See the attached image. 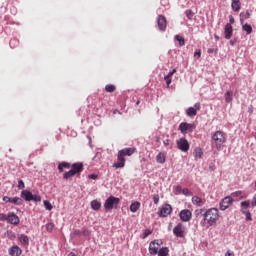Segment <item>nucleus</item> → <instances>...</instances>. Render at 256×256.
<instances>
[{
  "label": "nucleus",
  "mask_w": 256,
  "mask_h": 256,
  "mask_svg": "<svg viewBox=\"0 0 256 256\" xmlns=\"http://www.w3.org/2000/svg\"><path fill=\"white\" fill-rule=\"evenodd\" d=\"M242 29L246 31V34L248 35H250L253 32L252 26L248 24H244V26H242Z\"/></svg>",
  "instance_id": "30"
},
{
  "label": "nucleus",
  "mask_w": 256,
  "mask_h": 256,
  "mask_svg": "<svg viewBox=\"0 0 256 256\" xmlns=\"http://www.w3.org/2000/svg\"><path fill=\"white\" fill-rule=\"evenodd\" d=\"M242 214L246 215V220L248 221H252V216H251V213L246 210L245 208L242 209Z\"/></svg>",
  "instance_id": "32"
},
{
  "label": "nucleus",
  "mask_w": 256,
  "mask_h": 256,
  "mask_svg": "<svg viewBox=\"0 0 256 256\" xmlns=\"http://www.w3.org/2000/svg\"><path fill=\"white\" fill-rule=\"evenodd\" d=\"M182 194H184L186 196H190L191 192L189 191V189L185 188L184 190H182Z\"/></svg>",
  "instance_id": "46"
},
{
  "label": "nucleus",
  "mask_w": 256,
  "mask_h": 256,
  "mask_svg": "<svg viewBox=\"0 0 256 256\" xmlns=\"http://www.w3.org/2000/svg\"><path fill=\"white\" fill-rule=\"evenodd\" d=\"M97 175L96 174H91L88 176L89 179H93V180H96L97 179Z\"/></svg>",
  "instance_id": "51"
},
{
  "label": "nucleus",
  "mask_w": 256,
  "mask_h": 256,
  "mask_svg": "<svg viewBox=\"0 0 256 256\" xmlns=\"http://www.w3.org/2000/svg\"><path fill=\"white\" fill-rule=\"evenodd\" d=\"M164 81H166V86L169 88L170 84L172 83V79L169 77H164Z\"/></svg>",
  "instance_id": "40"
},
{
  "label": "nucleus",
  "mask_w": 256,
  "mask_h": 256,
  "mask_svg": "<svg viewBox=\"0 0 256 256\" xmlns=\"http://www.w3.org/2000/svg\"><path fill=\"white\" fill-rule=\"evenodd\" d=\"M205 210L204 209H200V210H196L195 214L196 217H198L200 214H202Z\"/></svg>",
  "instance_id": "50"
},
{
  "label": "nucleus",
  "mask_w": 256,
  "mask_h": 256,
  "mask_svg": "<svg viewBox=\"0 0 256 256\" xmlns=\"http://www.w3.org/2000/svg\"><path fill=\"white\" fill-rule=\"evenodd\" d=\"M200 109H201V104L196 103L194 104V107H190L188 108V110H186V115H188L189 117H194L197 115V111H199Z\"/></svg>",
  "instance_id": "12"
},
{
  "label": "nucleus",
  "mask_w": 256,
  "mask_h": 256,
  "mask_svg": "<svg viewBox=\"0 0 256 256\" xmlns=\"http://www.w3.org/2000/svg\"><path fill=\"white\" fill-rule=\"evenodd\" d=\"M9 254L11 256H20L22 254V250L18 246H13L10 248Z\"/></svg>",
  "instance_id": "16"
},
{
  "label": "nucleus",
  "mask_w": 256,
  "mask_h": 256,
  "mask_svg": "<svg viewBox=\"0 0 256 256\" xmlns=\"http://www.w3.org/2000/svg\"><path fill=\"white\" fill-rule=\"evenodd\" d=\"M172 211H173L172 206L169 205V204H166V205H164V206L160 209V211H159V216H160V217H167L168 215H170V214L172 213Z\"/></svg>",
  "instance_id": "10"
},
{
  "label": "nucleus",
  "mask_w": 256,
  "mask_h": 256,
  "mask_svg": "<svg viewBox=\"0 0 256 256\" xmlns=\"http://www.w3.org/2000/svg\"><path fill=\"white\" fill-rule=\"evenodd\" d=\"M233 36V27L231 24H226V27H224V38H226V40L231 39V37Z\"/></svg>",
  "instance_id": "14"
},
{
  "label": "nucleus",
  "mask_w": 256,
  "mask_h": 256,
  "mask_svg": "<svg viewBox=\"0 0 256 256\" xmlns=\"http://www.w3.org/2000/svg\"><path fill=\"white\" fill-rule=\"evenodd\" d=\"M212 140H214V144H216V149H221L227 139L224 132L216 131V133L212 135Z\"/></svg>",
  "instance_id": "4"
},
{
  "label": "nucleus",
  "mask_w": 256,
  "mask_h": 256,
  "mask_svg": "<svg viewBox=\"0 0 256 256\" xmlns=\"http://www.w3.org/2000/svg\"><path fill=\"white\" fill-rule=\"evenodd\" d=\"M164 145L168 146L169 145V140L164 141Z\"/></svg>",
  "instance_id": "58"
},
{
  "label": "nucleus",
  "mask_w": 256,
  "mask_h": 256,
  "mask_svg": "<svg viewBox=\"0 0 256 256\" xmlns=\"http://www.w3.org/2000/svg\"><path fill=\"white\" fill-rule=\"evenodd\" d=\"M157 22H158L159 30L162 31V32H165L166 29H167V19H166V17L163 16V15H160L158 17Z\"/></svg>",
  "instance_id": "11"
},
{
  "label": "nucleus",
  "mask_w": 256,
  "mask_h": 256,
  "mask_svg": "<svg viewBox=\"0 0 256 256\" xmlns=\"http://www.w3.org/2000/svg\"><path fill=\"white\" fill-rule=\"evenodd\" d=\"M194 57H198L201 58V50H196V52H194Z\"/></svg>",
  "instance_id": "48"
},
{
  "label": "nucleus",
  "mask_w": 256,
  "mask_h": 256,
  "mask_svg": "<svg viewBox=\"0 0 256 256\" xmlns=\"http://www.w3.org/2000/svg\"><path fill=\"white\" fill-rule=\"evenodd\" d=\"M158 256H168L169 255V248L163 247L158 251Z\"/></svg>",
  "instance_id": "26"
},
{
  "label": "nucleus",
  "mask_w": 256,
  "mask_h": 256,
  "mask_svg": "<svg viewBox=\"0 0 256 256\" xmlns=\"http://www.w3.org/2000/svg\"><path fill=\"white\" fill-rule=\"evenodd\" d=\"M44 206L49 211H51L53 209L52 204L49 201H47V200L44 201Z\"/></svg>",
  "instance_id": "36"
},
{
  "label": "nucleus",
  "mask_w": 256,
  "mask_h": 256,
  "mask_svg": "<svg viewBox=\"0 0 256 256\" xmlns=\"http://www.w3.org/2000/svg\"><path fill=\"white\" fill-rule=\"evenodd\" d=\"M83 234H84L85 236H89V235L91 234V232H90L89 230L85 229V230L83 231Z\"/></svg>",
  "instance_id": "54"
},
{
  "label": "nucleus",
  "mask_w": 256,
  "mask_h": 256,
  "mask_svg": "<svg viewBox=\"0 0 256 256\" xmlns=\"http://www.w3.org/2000/svg\"><path fill=\"white\" fill-rule=\"evenodd\" d=\"M224 99L226 100V103H231L233 101V93L231 91L226 92V94H224Z\"/></svg>",
  "instance_id": "24"
},
{
  "label": "nucleus",
  "mask_w": 256,
  "mask_h": 256,
  "mask_svg": "<svg viewBox=\"0 0 256 256\" xmlns=\"http://www.w3.org/2000/svg\"><path fill=\"white\" fill-rule=\"evenodd\" d=\"M202 157H203V150L200 147L194 149V158L201 159Z\"/></svg>",
  "instance_id": "22"
},
{
  "label": "nucleus",
  "mask_w": 256,
  "mask_h": 256,
  "mask_svg": "<svg viewBox=\"0 0 256 256\" xmlns=\"http://www.w3.org/2000/svg\"><path fill=\"white\" fill-rule=\"evenodd\" d=\"M225 256H235L234 252L228 251Z\"/></svg>",
  "instance_id": "55"
},
{
  "label": "nucleus",
  "mask_w": 256,
  "mask_h": 256,
  "mask_svg": "<svg viewBox=\"0 0 256 256\" xmlns=\"http://www.w3.org/2000/svg\"><path fill=\"white\" fill-rule=\"evenodd\" d=\"M250 16L251 14L249 13V11L240 13V22L243 23V21L249 19Z\"/></svg>",
  "instance_id": "27"
},
{
  "label": "nucleus",
  "mask_w": 256,
  "mask_h": 256,
  "mask_svg": "<svg viewBox=\"0 0 256 256\" xmlns=\"http://www.w3.org/2000/svg\"><path fill=\"white\" fill-rule=\"evenodd\" d=\"M213 53L217 54V49H213V48L208 49V54H213Z\"/></svg>",
  "instance_id": "49"
},
{
  "label": "nucleus",
  "mask_w": 256,
  "mask_h": 256,
  "mask_svg": "<svg viewBox=\"0 0 256 256\" xmlns=\"http://www.w3.org/2000/svg\"><path fill=\"white\" fill-rule=\"evenodd\" d=\"M7 221L12 225H18L20 223L19 217L14 213H9Z\"/></svg>",
  "instance_id": "15"
},
{
  "label": "nucleus",
  "mask_w": 256,
  "mask_h": 256,
  "mask_svg": "<svg viewBox=\"0 0 256 256\" xmlns=\"http://www.w3.org/2000/svg\"><path fill=\"white\" fill-rule=\"evenodd\" d=\"M172 232L174 233V236L178 237V238H184L186 235V227L179 223L178 225H176V227H174V230H172Z\"/></svg>",
  "instance_id": "6"
},
{
  "label": "nucleus",
  "mask_w": 256,
  "mask_h": 256,
  "mask_svg": "<svg viewBox=\"0 0 256 256\" xmlns=\"http://www.w3.org/2000/svg\"><path fill=\"white\" fill-rule=\"evenodd\" d=\"M240 205H241L242 207L248 208V207H250L251 203H250V201L248 200V201L242 202Z\"/></svg>",
  "instance_id": "41"
},
{
  "label": "nucleus",
  "mask_w": 256,
  "mask_h": 256,
  "mask_svg": "<svg viewBox=\"0 0 256 256\" xmlns=\"http://www.w3.org/2000/svg\"><path fill=\"white\" fill-rule=\"evenodd\" d=\"M230 45L234 46V45H235V43H234L233 41H230Z\"/></svg>",
  "instance_id": "60"
},
{
  "label": "nucleus",
  "mask_w": 256,
  "mask_h": 256,
  "mask_svg": "<svg viewBox=\"0 0 256 256\" xmlns=\"http://www.w3.org/2000/svg\"><path fill=\"white\" fill-rule=\"evenodd\" d=\"M182 190L181 186L176 187V191L180 192Z\"/></svg>",
  "instance_id": "57"
},
{
  "label": "nucleus",
  "mask_w": 256,
  "mask_h": 256,
  "mask_svg": "<svg viewBox=\"0 0 256 256\" xmlns=\"http://www.w3.org/2000/svg\"><path fill=\"white\" fill-rule=\"evenodd\" d=\"M75 175H76L75 172L72 171V170H70V171H68V172H66V173L64 174V179L68 180L69 178H71V177H73V176H75Z\"/></svg>",
  "instance_id": "34"
},
{
  "label": "nucleus",
  "mask_w": 256,
  "mask_h": 256,
  "mask_svg": "<svg viewBox=\"0 0 256 256\" xmlns=\"http://www.w3.org/2000/svg\"><path fill=\"white\" fill-rule=\"evenodd\" d=\"M22 199L19 197L11 198L10 203H13L15 205H21L22 204Z\"/></svg>",
  "instance_id": "31"
},
{
  "label": "nucleus",
  "mask_w": 256,
  "mask_h": 256,
  "mask_svg": "<svg viewBox=\"0 0 256 256\" xmlns=\"http://www.w3.org/2000/svg\"><path fill=\"white\" fill-rule=\"evenodd\" d=\"M46 229H47L48 232H52L53 229H54V224L53 223H48L46 225Z\"/></svg>",
  "instance_id": "38"
},
{
  "label": "nucleus",
  "mask_w": 256,
  "mask_h": 256,
  "mask_svg": "<svg viewBox=\"0 0 256 256\" xmlns=\"http://www.w3.org/2000/svg\"><path fill=\"white\" fill-rule=\"evenodd\" d=\"M153 200H154V203L157 205L160 201V196L159 195H154Z\"/></svg>",
  "instance_id": "44"
},
{
  "label": "nucleus",
  "mask_w": 256,
  "mask_h": 256,
  "mask_svg": "<svg viewBox=\"0 0 256 256\" xmlns=\"http://www.w3.org/2000/svg\"><path fill=\"white\" fill-rule=\"evenodd\" d=\"M157 162L160 163V164H164L165 161H166V156L164 153L160 152L158 155H157Z\"/></svg>",
  "instance_id": "25"
},
{
  "label": "nucleus",
  "mask_w": 256,
  "mask_h": 256,
  "mask_svg": "<svg viewBox=\"0 0 256 256\" xmlns=\"http://www.w3.org/2000/svg\"><path fill=\"white\" fill-rule=\"evenodd\" d=\"M32 201L40 202L41 201V197L39 195H33L32 194Z\"/></svg>",
  "instance_id": "39"
},
{
  "label": "nucleus",
  "mask_w": 256,
  "mask_h": 256,
  "mask_svg": "<svg viewBox=\"0 0 256 256\" xmlns=\"http://www.w3.org/2000/svg\"><path fill=\"white\" fill-rule=\"evenodd\" d=\"M214 38H216V41H218L219 40V37L216 35V36H214Z\"/></svg>",
  "instance_id": "61"
},
{
  "label": "nucleus",
  "mask_w": 256,
  "mask_h": 256,
  "mask_svg": "<svg viewBox=\"0 0 256 256\" xmlns=\"http://www.w3.org/2000/svg\"><path fill=\"white\" fill-rule=\"evenodd\" d=\"M235 23V20L233 17H230V24H234Z\"/></svg>",
  "instance_id": "56"
},
{
  "label": "nucleus",
  "mask_w": 256,
  "mask_h": 256,
  "mask_svg": "<svg viewBox=\"0 0 256 256\" xmlns=\"http://www.w3.org/2000/svg\"><path fill=\"white\" fill-rule=\"evenodd\" d=\"M160 247H161V241L159 240L152 241L149 246V252L152 255H157L158 251L160 250Z\"/></svg>",
  "instance_id": "8"
},
{
  "label": "nucleus",
  "mask_w": 256,
  "mask_h": 256,
  "mask_svg": "<svg viewBox=\"0 0 256 256\" xmlns=\"http://www.w3.org/2000/svg\"><path fill=\"white\" fill-rule=\"evenodd\" d=\"M18 188H19V189H24V188H25V184H24V182H23L22 180H20V181L18 182Z\"/></svg>",
  "instance_id": "45"
},
{
  "label": "nucleus",
  "mask_w": 256,
  "mask_h": 256,
  "mask_svg": "<svg viewBox=\"0 0 256 256\" xmlns=\"http://www.w3.org/2000/svg\"><path fill=\"white\" fill-rule=\"evenodd\" d=\"M101 206H102L101 203L99 201H97V200H93L91 202V207L95 211H99L101 209Z\"/></svg>",
  "instance_id": "23"
},
{
  "label": "nucleus",
  "mask_w": 256,
  "mask_h": 256,
  "mask_svg": "<svg viewBox=\"0 0 256 256\" xmlns=\"http://www.w3.org/2000/svg\"><path fill=\"white\" fill-rule=\"evenodd\" d=\"M71 167V165L69 163L63 162L58 166V170L60 172L64 171V168L69 169Z\"/></svg>",
  "instance_id": "29"
},
{
  "label": "nucleus",
  "mask_w": 256,
  "mask_h": 256,
  "mask_svg": "<svg viewBox=\"0 0 256 256\" xmlns=\"http://www.w3.org/2000/svg\"><path fill=\"white\" fill-rule=\"evenodd\" d=\"M0 221H8V215H5L3 213L0 214Z\"/></svg>",
  "instance_id": "42"
},
{
  "label": "nucleus",
  "mask_w": 256,
  "mask_h": 256,
  "mask_svg": "<svg viewBox=\"0 0 256 256\" xmlns=\"http://www.w3.org/2000/svg\"><path fill=\"white\" fill-rule=\"evenodd\" d=\"M241 9L240 0H232V10L234 12H239Z\"/></svg>",
  "instance_id": "20"
},
{
  "label": "nucleus",
  "mask_w": 256,
  "mask_h": 256,
  "mask_svg": "<svg viewBox=\"0 0 256 256\" xmlns=\"http://www.w3.org/2000/svg\"><path fill=\"white\" fill-rule=\"evenodd\" d=\"M194 16V13L191 10H186V17L191 20Z\"/></svg>",
  "instance_id": "37"
},
{
  "label": "nucleus",
  "mask_w": 256,
  "mask_h": 256,
  "mask_svg": "<svg viewBox=\"0 0 256 256\" xmlns=\"http://www.w3.org/2000/svg\"><path fill=\"white\" fill-rule=\"evenodd\" d=\"M251 205H252V207L256 206V194L254 195V198L252 199Z\"/></svg>",
  "instance_id": "53"
},
{
  "label": "nucleus",
  "mask_w": 256,
  "mask_h": 256,
  "mask_svg": "<svg viewBox=\"0 0 256 256\" xmlns=\"http://www.w3.org/2000/svg\"><path fill=\"white\" fill-rule=\"evenodd\" d=\"M140 206H141V204L139 202L132 203L130 206L131 212H133V213L137 212L139 210Z\"/></svg>",
  "instance_id": "28"
},
{
  "label": "nucleus",
  "mask_w": 256,
  "mask_h": 256,
  "mask_svg": "<svg viewBox=\"0 0 256 256\" xmlns=\"http://www.w3.org/2000/svg\"><path fill=\"white\" fill-rule=\"evenodd\" d=\"M151 234H152V231L149 230V229H146L145 232H144V238L148 237Z\"/></svg>",
  "instance_id": "47"
},
{
  "label": "nucleus",
  "mask_w": 256,
  "mask_h": 256,
  "mask_svg": "<svg viewBox=\"0 0 256 256\" xmlns=\"http://www.w3.org/2000/svg\"><path fill=\"white\" fill-rule=\"evenodd\" d=\"M191 218H192V212L190 210L184 209L180 211V220L184 222H188L191 220Z\"/></svg>",
  "instance_id": "13"
},
{
  "label": "nucleus",
  "mask_w": 256,
  "mask_h": 256,
  "mask_svg": "<svg viewBox=\"0 0 256 256\" xmlns=\"http://www.w3.org/2000/svg\"><path fill=\"white\" fill-rule=\"evenodd\" d=\"M176 72H177V70H176V69H174V70L170 71V73H168V76H166V78H170V79H172V76H173Z\"/></svg>",
  "instance_id": "43"
},
{
  "label": "nucleus",
  "mask_w": 256,
  "mask_h": 256,
  "mask_svg": "<svg viewBox=\"0 0 256 256\" xmlns=\"http://www.w3.org/2000/svg\"><path fill=\"white\" fill-rule=\"evenodd\" d=\"M192 204L198 206V207H202L205 202L198 196H194L192 197Z\"/></svg>",
  "instance_id": "19"
},
{
  "label": "nucleus",
  "mask_w": 256,
  "mask_h": 256,
  "mask_svg": "<svg viewBox=\"0 0 256 256\" xmlns=\"http://www.w3.org/2000/svg\"><path fill=\"white\" fill-rule=\"evenodd\" d=\"M176 145L178 146V149L182 152H188L190 149V144L185 138H181L176 142Z\"/></svg>",
  "instance_id": "7"
},
{
  "label": "nucleus",
  "mask_w": 256,
  "mask_h": 256,
  "mask_svg": "<svg viewBox=\"0 0 256 256\" xmlns=\"http://www.w3.org/2000/svg\"><path fill=\"white\" fill-rule=\"evenodd\" d=\"M21 197L23 199H25L26 201H32L33 194L30 191H28V190H24L21 193Z\"/></svg>",
  "instance_id": "18"
},
{
  "label": "nucleus",
  "mask_w": 256,
  "mask_h": 256,
  "mask_svg": "<svg viewBox=\"0 0 256 256\" xmlns=\"http://www.w3.org/2000/svg\"><path fill=\"white\" fill-rule=\"evenodd\" d=\"M232 203L233 199L230 196L224 197L222 199V202H220V210L225 211L232 205Z\"/></svg>",
  "instance_id": "9"
},
{
  "label": "nucleus",
  "mask_w": 256,
  "mask_h": 256,
  "mask_svg": "<svg viewBox=\"0 0 256 256\" xmlns=\"http://www.w3.org/2000/svg\"><path fill=\"white\" fill-rule=\"evenodd\" d=\"M176 41L180 44V46H185V39L181 37L180 35H176L175 37Z\"/></svg>",
  "instance_id": "33"
},
{
  "label": "nucleus",
  "mask_w": 256,
  "mask_h": 256,
  "mask_svg": "<svg viewBox=\"0 0 256 256\" xmlns=\"http://www.w3.org/2000/svg\"><path fill=\"white\" fill-rule=\"evenodd\" d=\"M68 256H77L75 253L71 252Z\"/></svg>",
  "instance_id": "59"
},
{
  "label": "nucleus",
  "mask_w": 256,
  "mask_h": 256,
  "mask_svg": "<svg viewBox=\"0 0 256 256\" xmlns=\"http://www.w3.org/2000/svg\"><path fill=\"white\" fill-rule=\"evenodd\" d=\"M3 201L6 202V203H11V198L5 196V197L3 198Z\"/></svg>",
  "instance_id": "52"
},
{
  "label": "nucleus",
  "mask_w": 256,
  "mask_h": 256,
  "mask_svg": "<svg viewBox=\"0 0 256 256\" xmlns=\"http://www.w3.org/2000/svg\"><path fill=\"white\" fill-rule=\"evenodd\" d=\"M139 104H140V101L137 102V105H139Z\"/></svg>",
  "instance_id": "62"
},
{
  "label": "nucleus",
  "mask_w": 256,
  "mask_h": 256,
  "mask_svg": "<svg viewBox=\"0 0 256 256\" xmlns=\"http://www.w3.org/2000/svg\"><path fill=\"white\" fill-rule=\"evenodd\" d=\"M136 152V148H125L118 152L117 162L113 165L114 168L119 169L125 167L126 156H132Z\"/></svg>",
  "instance_id": "2"
},
{
  "label": "nucleus",
  "mask_w": 256,
  "mask_h": 256,
  "mask_svg": "<svg viewBox=\"0 0 256 256\" xmlns=\"http://www.w3.org/2000/svg\"><path fill=\"white\" fill-rule=\"evenodd\" d=\"M105 90L108 92V93H113L115 90H116V87L114 85H107L105 87Z\"/></svg>",
  "instance_id": "35"
},
{
  "label": "nucleus",
  "mask_w": 256,
  "mask_h": 256,
  "mask_svg": "<svg viewBox=\"0 0 256 256\" xmlns=\"http://www.w3.org/2000/svg\"><path fill=\"white\" fill-rule=\"evenodd\" d=\"M255 186H256V182H255Z\"/></svg>",
  "instance_id": "63"
},
{
  "label": "nucleus",
  "mask_w": 256,
  "mask_h": 256,
  "mask_svg": "<svg viewBox=\"0 0 256 256\" xmlns=\"http://www.w3.org/2000/svg\"><path fill=\"white\" fill-rule=\"evenodd\" d=\"M120 204V199L114 196L109 197L105 203H104V208L106 212H110L113 209H117Z\"/></svg>",
  "instance_id": "3"
},
{
  "label": "nucleus",
  "mask_w": 256,
  "mask_h": 256,
  "mask_svg": "<svg viewBox=\"0 0 256 256\" xmlns=\"http://www.w3.org/2000/svg\"><path fill=\"white\" fill-rule=\"evenodd\" d=\"M83 164L82 163H75L72 165V171L75 172V175L83 171Z\"/></svg>",
  "instance_id": "17"
},
{
  "label": "nucleus",
  "mask_w": 256,
  "mask_h": 256,
  "mask_svg": "<svg viewBox=\"0 0 256 256\" xmlns=\"http://www.w3.org/2000/svg\"><path fill=\"white\" fill-rule=\"evenodd\" d=\"M204 218H202V221L200 222V225L202 227L209 229L212 226H215L220 218L219 210L217 208H210L204 212L203 215Z\"/></svg>",
  "instance_id": "1"
},
{
  "label": "nucleus",
  "mask_w": 256,
  "mask_h": 256,
  "mask_svg": "<svg viewBox=\"0 0 256 256\" xmlns=\"http://www.w3.org/2000/svg\"><path fill=\"white\" fill-rule=\"evenodd\" d=\"M196 129L195 124H189V123H180V126H178V130L182 134L192 133Z\"/></svg>",
  "instance_id": "5"
},
{
  "label": "nucleus",
  "mask_w": 256,
  "mask_h": 256,
  "mask_svg": "<svg viewBox=\"0 0 256 256\" xmlns=\"http://www.w3.org/2000/svg\"><path fill=\"white\" fill-rule=\"evenodd\" d=\"M18 239L19 241L23 244V245H26L28 246L29 245V238L28 236L24 235V234H21L18 236Z\"/></svg>",
  "instance_id": "21"
}]
</instances>
